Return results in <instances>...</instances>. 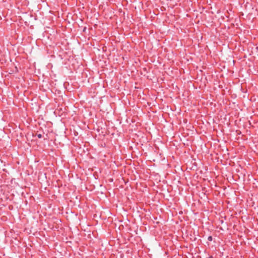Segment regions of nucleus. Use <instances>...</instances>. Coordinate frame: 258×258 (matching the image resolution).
Instances as JSON below:
<instances>
[{"label":"nucleus","mask_w":258,"mask_h":258,"mask_svg":"<svg viewBox=\"0 0 258 258\" xmlns=\"http://www.w3.org/2000/svg\"><path fill=\"white\" fill-rule=\"evenodd\" d=\"M37 136L38 138L41 139L42 137V136L41 134H39L37 135Z\"/></svg>","instance_id":"obj_1"},{"label":"nucleus","mask_w":258,"mask_h":258,"mask_svg":"<svg viewBox=\"0 0 258 258\" xmlns=\"http://www.w3.org/2000/svg\"><path fill=\"white\" fill-rule=\"evenodd\" d=\"M208 240L209 241H212V237L211 236H209L208 238Z\"/></svg>","instance_id":"obj_2"}]
</instances>
